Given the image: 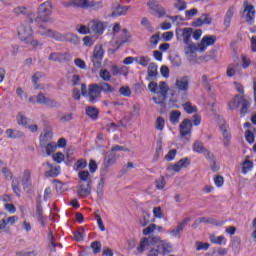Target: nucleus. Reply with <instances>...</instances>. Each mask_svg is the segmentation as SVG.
<instances>
[{
	"label": "nucleus",
	"mask_w": 256,
	"mask_h": 256,
	"mask_svg": "<svg viewBox=\"0 0 256 256\" xmlns=\"http://www.w3.org/2000/svg\"><path fill=\"white\" fill-rule=\"evenodd\" d=\"M149 219H151V214H149L148 212L143 211L142 219H140V225L142 227H147V224L150 223Z\"/></svg>",
	"instance_id": "obj_38"
},
{
	"label": "nucleus",
	"mask_w": 256,
	"mask_h": 256,
	"mask_svg": "<svg viewBox=\"0 0 256 256\" xmlns=\"http://www.w3.org/2000/svg\"><path fill=\"white\" fill-rule=\"evenodd\" d=\"M89 171L83 170L78 173V177L80 181H88L89 180Z\"/></svg>",
	"instance_id": "obj_61"
},
{
	"label": "nucleus",
	"mask_w": 256,
	"mask_h": 256,
	"mask_svg": "<svg viewBox=\"0 0 256 256\" xmlns=\"http://www.w3.org/2000/svg\"><path fill=\"white\" fill-rule=\"evenodd\" d=\"M13 13L17 16L19 15H27V7L25 6H18L13 9Z\"/></svg>",
	"instance_id": "obj_48"
},
{
	"label": "nucleus",
	"mask_w": 256,
	"mask_h": 256,
	"mask_svg": "<svg viewBox=\"0 0 256 256\" xmlns=\"http://www.w3.org/2000/svg\"><path fill=\"white\" fill-rule=\"evenodd\" d=\"M151 81L148 84V89L151 93H158L159 92V84H157V82H155V80H148Z\"/></svg>",
	"instance_id": "obj_45"
},
{
	"label": "nucleus",
	"mask_w": 256,
	"mask_h": 256,
	"mask_svg": "<svg viewBox=\"0 0 256 256\" xmlns=\"http://www.w3.org/2000/svg\"><path fill=\"white\" fill-rule=\"evenodd\" d=\"M103 55H105V51L103 50V45H96L93 51V55L91 57V61L96 69H101Z\"/></svg>",
	"instance_id": "obj_10"
},
{
	"label": "nucleus",
	"mask_w": 256,
	"mask_h": 256,
	"mask_svg": "<svg viewBox=\"0 0 256 256\" xmlns=\"http://www.w3.org/2000/svg\"><path fill=\"white\" fill-rule=\"evenodd\" d=\"M141 25H143V27H145V29H147V31H149V33H153L155 31V28H153V26H151L149 19H147L146 17L142 18Z\"/></svg>",
	"instance_id": "obj_40"
},
{
	"label": "nucleus",
	"mask_w": 256,
	"mask_h": 256,
	"mask_svg": "<svg viewBox=\"0 0 256 256\" xmlns=\"http://www.w3.org/2000/svg\"><path fill=\"white\" fill-rule=\"evenodd\" d=\"M237 107H241L240 115L245 117L249 111V107H251V102L243 96L236 95L234 99L229 102V109L233 111V109H237Z\"/></svg>",
	"instance_id": "obj_7"
},
{
	"label": "nucleus",
	"mask_w": 256,
	"mask_h": 256,
	"mask_svg": "<svg viewBox=\"0 0 256 256\" xmlns=\"http://www.w3.org/2000/svg\"><path fill=\"white\" fill-rule=\"evenodd\" d=\"M74 167L76 168V169H85V167H87V160H85V159H80V160H78L76 163H75V165H74Z\"/></svg>",
	"instance_id": "obj_57"
},
{
	"label": "nucleus",
	"mask_w": 256,
	"mask_h": 256,
	"mask_svg": "<svg viewBox=\"0 0 256 256\" xmlns=\"http://www.w3.org/2000/svg\"><path fill=\"white\" fill-rule=\"evenodd\" d=\"M52 9H53V4L51 3V1H46L42 3L38 7V15L34 19L35 23H38V25L39 23H49Z\"/></svg>",
	"instance_id": "obj_6"
},
{
	"label": "nucleus",
	"mask_w": 256,
	"mask_h": 256,
	"mask_svg": "<svg viewBox=\"0 0 256 256\" xmlns=\"http://www.w3.org/2000/svg\"><path fill=\"white\" fill-rule=\"evenodd\" d=\"M245 139L248 143H255V134H253V132H251V130H247L245 132Z\"/></svg>",
	"instance_id": "obj_54"
},
{
	"label": "nucleus",
	"mask_w": 256,
	"mask_h": 256,
	"mask_svg": "<svg viewBox=\"0 0 256 256\" xmlns=\"http://www.w3.org/2000/svg\"><path fill=\"white\" fill-rule=\"evenodd\" d=\"M155 229H157V225L156 224H150L148 227H146L143 230V235H151V233H153V231H155Z\"/></svg>",
	"instance_id": "obj_60"
},
{
	"label": "nucleus",
	"mask_w": 256,
	"mask_h": 256,
	"mask_svg": "<svg viewBox=\"0 0 256 256\" xmlns=\"http://www.w3.org/2000/svg\"><path fill=\"white\" fill-rule=\"evenodd\" d=\"M119 151L129 152L130 150L125 146H119V145L113 146L111 148V151L107 152L104 157L103 168H102L104 175L105 173H107V170L109 169V167H111L112 165H115V162L117 161V159L121 157V154L119 153Z\"/></svg>",
	"instance_id": "obj_5"
},
{
	"label": "nucleus",
	"mask_w": 256,
	"mask_h": 256,
	"mask_svg": "<svg viewBox=\"0 0 256 256\" xmlns=\"http://www.w3.org/2000/svg\"><path fill=\"white\" fill-rule=\"evenodd\" d=\"M113 93L115 89L107 82H101L99 84H91L88 90L89 103L95 104L101 100V92Z\"/></svg>",
	"instance_id": "obj_4"
},
{
	"label": "nucleus",
	"mask_w": 256,
	"mask_h": 256,
	"mask_svg": "<svg viewBox=\"0 0 256 256\" xmlns=\"http://www.w3.org/2000/svg\"><path fill=\"white\" fill-rule=\"evenodd\" d=\"M193 35V28H177L176 39L177 41H183L186 45L184 51L186 55H193L196 51H199V47L191 42V36Z\"/></svg>",
	"instance_id": "obj_3"
},
{
	"label": "nucleus",
	"mask_w": 256,
	"mask_h": 256,
	"mask_svg": "<svg viewBox=\"0 0 256 256\" xmlns=\"http://www.w3.org/2000/svg\"><path fill=\"white\" fill-rule=\"evenodd\" d=\"M36 103H38V105H48V107H61V104L59 102L51 98L45 97V94H43V92H39L36 96Z\"/></svg>",
	"instance_id": "obj_14"
},
{
	"label": "nucleus",
	"mask_w": 256,
	"mask_h": 256,
	"mask_svg": "<svg viewBox=\"0 0 256 256\" xmlns=\"http://www.w3.org/2000/svg\"><path fill=\"white\" fill-rule=\"evenodd\" d=\"M33 17H35L33 13L28 14L27 19L18 27L17 31L20 41L25 45H31L35 49L36 47H42L43 43L33 39V28L30 25V23H33Z\"/></svg>",
	"instance_id": "obj_2"
},
{
	"label": "nucleus",
	"mask_w": 256,
	"mask_h": 256,
	"mask_svg": "<svg viewBox=\"0 0 256 256\" xmlns=\"http://www.w3.org/2000/svg\"><path fill=\"white\" fill-rule=\"evenodd\" d=\"M52 157L56 163H63V161H65V155L62 152H57L56 154H53Z\"/></svg>",
	"instance_id": "obj_55"
},
{
	"label": "nucleus",
	"mask_w": 256,
	"mask_h": 256,
	"mask_svg": "<svg viewBox=\"0 0 256 256\" xmlns=\"http://www.w3.org/2000/svg\"><path fill=\"white\" fill-rule=\"evenodd\" d=\"M129 11V6H123L121 4H118L116 8L111 13V17H121V15H127V12Z\"/></svg>",
	"instance_id": "obj_21"
},
{
	"label": "nucleus",
	"mask_w": 256,
	"mask_h": 256,
	"mask_svg": "<svg viewBox=\"0 0 256 256\" xmlns=\"http://www.w3.org/2000/svg\"><path fill=\"white\" fill-rule=\"evenodd\" d=\"M189 165H191V160H189V158H182L172 165V170L175 171V173H179L181 169H185L189 167Z\"/></svg>",
	"instance_id": "obj_19"
},
{
	"label": "nucleus",
	"mask_w": 256,
	"mask_h": 256,
	"mask_svg": "<svg viewBox=\"0 0 256 256\" xmlns=\"http://www.w3.org/2000/svg\"><path fill=\"white\" fill-rule=\"evenodd\" d=\"M90 33H95V35H103L105 31V24L99 20H93L89 22Z\"/></svg>",
	"instance_id": "obj_16"
},
{
	"label": "nucleus",
	"mask_w": 256,
	"mask_h": 256,
	"mask_svg": "<svg viewBox=\"0 0 256 256\" xmlns=\"http://www.w3.org/2000/svg\"><path fill=\"white\" fill-rule=\"evenodd\" d=\"M41 77H43V74H41V72H36L33 76H32V83L34 85V89H39V80L41 79Z\"/></svg>",
	"instance_id": "obj_44"
},
{
	"label": "nucleus",
	"mask_w": 256,
	"mask_h": 256,
	"mask_svg": "<svg viewBox=\"0 0 256 256\" xmlns=\"http://www.w3.org/2000/svg\"><path fill=\"white\" fill-rule=\"evenodd\" d=\"M65 41H68L69 43L77 44V41H79V38L77 37V35L68 34V35H66Z\"/></svg>",
	"instance_id": "obj_64"
},
{
	"label": "nucleus",
	"mask_w": 256,
	"mask_h": 256,
	"mask_svg": "<svg viewBox=\"0 0 256 256\" xmlns=\"http://www.w3.org/2000/svg\"><path fill=\"white\" fill-rule=\"evenodd\" d=\"M244 11L243 14L245 15V21L248 25H253L255 23V6L249 4L246 0L243 3Z\"/></svg>",
	"instance_id": "obj_11"
},
{
	"label": "nucleus",
	"mask_w": 256,
	"mask_h": 256,
	"mask_svg": "<svg viewBox=\"0 0 256 256\" xmlns=\"http://www.w3.org/2000/svg\"><path fill=\"white\" fill-rule=\"evenodd\" d=\"M85 2V6H82V9H101L103 7V2H95L89 0H83Z\"/></svg>",
	"instance_id": "obj_29"
},
{
	"label": "nucleus",
	"mask_w": 256,
	"mask_h": 256,
	"mask_svg": "<svg viewBox=\"0 0 256 256\" xmlns=\"http://www.w3.org/2000/svg\"><path fill=\"white\" fill-rule=\"evenodd\" d=\"M86 115L90 117V119H93V121H97L99 119V109L93 106H87Z\"/></svg>",
	"instance_id": "obj_25"
},
{
	"label": "nucleus",
	"mask_w": 256,
	"mask_h": 256,
	"mask_svg": "<svg viewBox=\"0 0 256 256\" xmlns=\"http://www.w3.org/2000/svg\"><path fill=\"white\" fill-rule=\"evenodd\" d=\"M136 63H138V65H142V67H147V65H149V61H151V58L149 57H137L135 58Z\"/></svg>",
	"instance_id": "obj_41"
},
{
	"label": "nucleus",
	"mask_w": 256,
	"mask_h": 256,
	"mask_svg": "<svg viewBox=\"0 0 256 256\" xmlns=\"http://www.w3.org/2000/svg\"><path fill=\"white\" fill-rule=\"evenodd\" d=\"M40 35H45L46 37H50L51 39H55L56 41H66V36L61 34L60 32L54 31L53 29H47L43 32H40Z\"/></svg>",
	"instance_id": "obj_17"
},
{
	"label": "nucleus",
	"mask_w": 256,
	"mask_h": 256,
	"mask_svg": "<svg viewBox=\"0 0 256 256\" xmlns=\"http://www.w3.org/2000/svg\"><path fill=\"white\" fill-rule=\"evenodd\" d=\"M85 237V229L80 228L76 232H74L75 241H83Z\"/></svg>",
	"instance_id": "obj_43"
},
{
	"label": "nucleus",
	"mask_w": 256,
	"mask_h": 256,
	"mask_svg": "<svg viewBox=\"0 0 256 256\" xmlns=\"http://www.w3.org/2000/svg\"><path fill=\"white\" fill-rule=\"evenodd\" d=\"M206 150L205 146H203V142L196 141L193 145V151H195V153H205Z\"/></svg>",
	"instance_id": "obj_39"
},
{
	"label": "nucleus",
	"mask_w": 256,
	"mask_h": 256,
	"mask_svg": "<svg viewBox=\"0 0 256 256\" xmlns=\"http://www.w3.org/2000/svg\"><path fill=\"white\" fill-rule=\"evenodd\" d=\"M100 79H102V81H111V73L108 72L107 69H102L100 71Z\"/></svg>",
	"instance_id": "obj_49"
},
{
	"label": "nucleus",
	"mask_w": 256,
	"mask_h": 256,
	"mask_svg": "<svg viewBox=\"0 0 256 256\" xmlns=\"http://www.w3.org/2000/svg\"><path fill=\"white\" fill-rule=\"evenodd\" d=\"M18 125H23L24 127H27V123L29 119L27 117L23 116V114H19L17 117Z\"/></svg>",
	"instance_id": "obj_59"
},
{
	"label": "nucleus",
	"mask_w": 256,
	"mask_h": 256,
	"mask_svg": "<svg viewBox=\"0 0 256 256\" xmlns=\"http://www.w3.org/2000/svg\"><path fill=\"white\" fill-rule=\"evenodd\" d=\"M214 183H215L216 187H223V183H225V179L223 178V176L217 175L214 178Z\"/></svg>",
	"instance_id": "obj_63"
},
{
	"label": "nucleus",
	"mask_w": 256,
	"mask_h": 256,
	"mask_svg": "<svg viewBox=\"0 0 256 256\" xmlns=\"http://www.w3.org/2000/svg\"><path fill=\"white\" fill-rule=\"evenodd\" d=\"M209 243L196 242L197 251H207L209 249Z\"/></svg>",
	"instance_id": "obj_56"
},
{
	"label": "nucleus",
	"mask_w": 256,
	"mask_h": 256,
	"mask_svg": "<svg viewBox=\"0 0 256 256\" xmlns=\"http://www.w3.org/2000/svg\"><path fill=\"white\" fill-rule=\"evenodd\" d=\"M24 135L25 134L19 130L11 128L6 130V136L8 139H21V137H24Z\"/></svg>",
	"instance_id": "obj_24"
},
{
	"label": "nucleus",
	"mask_w": 256,
	"mask_h": 256,
	"mask_svg": "<svg viewBox=\"0 0 256 256\" xmlns=\"http://www.w3.org/2000/svg\"><path fill=\"white\" fill-rule=\"evenodd\" d=\"M97 213H99V210H97L94 213V217L97 221L98 227H99L100 231H105V225L103 224V219H101V216Z\"/></svg>",
	"instance_id": "obj_47"
},
{
	"label": "nucleus",
	"mask_w": 256,
	"mask_h": 256,
	"mask_svg": "<svg viewBox=\"0 0 256 256\" xmlns=\"http://www.w3.org/2000/svg\"><path fill=\"white\" fill-rule=\"evenodd\" d=\"M232 249L239 253V249H241V238L239 237H234L232 241Z\"/></svg>",
	"instance_id": "obj_42"
},
{
	"label": "nucleus",
	"mask_w": 256,
	"mask_h": 256,
	"mask_svg": "<svg viewBox=\"0 0 256 256\" xmlns=\"http://www.w3.org/2000/svg\"><path fill=\"white\" fill-rule=\"evenodd\" d=\"M189 81H191L189 76H183L176 79L175 89H177L178 94H181L182 101H185V99H187V92L189 91Z\"/></svg>",
	"instance_id": "obj_8"
},
{
	"label": "nucleus",
	"mask_w": 256,
	"mask_h": 256,
	"mask_svg": "<svg viewBox=\"0 0 256 256\" xmlns=\"http://www.w3.org/2000/svg\"><path fill=\"white\" fill-rule=\"evenodd\" d=\"M138 253L149 251L147 256H159L165 253H171L173 247L170 243L161 240L158 236L144 237L140 240V245L137 247Z\"/></svg>",
	"instance_id": "obj_1"
},
{
	"label": "nucleus",
	"mask_w": 256,
	"mask_h": 256,
	"mask_svg": "<svg viewBox=\"0 0 256 256\" xmlns=\"http://www.w3.org/2000/svg\"><path fill=\"white\" fill-rule=\"evenodd\" d=\"M231 19H233V8H229L224 16V25L226 29L231 27Z\"/></svg>",
	"instance_id": "obj_31"
},
{
	"label": "nucleus",
	"mask_w": 256,
	"mask_h": 256,
	"mask_svg": "<svg viewBox=\"0 0 256 256\" xmlns=\"http://www.w3.org/2000/svg\"><path fill=\"white\" fill-rule=\"evenodd\" d=\"M158 75H159V72L157 71V64L155 62L150 63L148 66V75L146 77V80L156 81Z\"/></svg>",
	"instance_id": "obj_18"
},
{
	"label": "nucleus",
	"mask_w": 256,
	"mask_h": 256,
	"mask_svg": "<svg viewBox=\"0 0 256 256\" xmlns=\"http://www.w3.org/2000/svg\"><path fill=\"white\" fill-rule=\"evenodd\" d=\"M78 33H80L81 35H88L89 33H91V28L85 26V25H80L79 28H77Z\"/></svg>",
	"instance_id": "obj_53"
},
{
	"label": "nucleus",
	"mask_w": 256,
	"mask_h": 256,
	"mask_svg": "<svg viewBox=\"0 0 256 256\" xmlns=\"http://www.w3.org/2000/svg\"><path fill=\"white\" fill-rule=\"evenodd\" d=\"M193 128V122L189 118L184 119L179 125V131L181 137H187L191 135V129Z\"/></svg>",
	"instance_id": "obj_15"
},
{
	"label": "nucleus",
	"mask_w": 256,
	"mask_h": 256,
	"mask_svg": "<svg viewBox=\"0 0 256 256\" xmlns=\"http://www.w3.org/2000/svg\"><path fill=\"white\" fill-rule=\"evenodd\" d=\"M167 93H169V86L167 82H160L159 83V90L156 92V95L152 98V101L156 103V105H165V101L167 100Z\"/></svg>",
	"instance_id": "obj_9"
},
{
	"label": "nucleus",
	"mask_w": 256,
	"mask_h": 256,
	"mask_svg": "<svg viewBox=\"0 0 256 256\" xmlns=\"http://www.w3.org/2000/svg\"><path fill=\"white\" fill-rule=\"evenodd\" d=\"M91 249H92L94 255H98V253H101V242H99V241L92 242Z\"/></svg>",
	"instance_id": "obj_46"
},
{
	"label": "nucleus",
	"mask_w": 256,
	"mask_h": 256,
	"mask_svg": "<svg viewBox=\"0 0 256 256\" xmlns=\"http://www.w3.org/2000/svg\"><path fill=\"white\" fill-rule=\"evenodd\" d=\"M148 5H150L152 11H155V13H157L160 19L161 17H165V15H167V11L165 10V8L159 6V4L155 2H149Z\"/></svg>",
	"instance_id": "obj_22"
},
{
	"label": "nucleus",
	"mask_w": 256,
	"mask_h": 256,
	"mask_svg": "<svg viewBox=\"0 0 256 256\" xmlns=\"http://www.w3.org/2000/svg\"><path fill=\"white\" fill-rule=\"evenodd\" d=\"M22 185H23L24 191H27V189L31 188V173L28 170L24 171V175L22 178Z\"/></svg>",
	"instance_id": "obj_27"
},
{
	"label": "nucleus",
	"mask_w": 256,
	"mask_h": 256,
	"mask_svg": "<svg viewBox=\"0 0 256 256\" xmlns=\"http://www.w3.org/2000/svg\"><path fill=\"white\" fill-rule=\"evenodd\" d=\"M190 221H191V217L184 218L181 222L178 223V225L176 227L180 231H183V229H185V227H187V225L190 223Z\"/></svg>",
	"instance_id": "obj_52"
},
{
	"label": "nucleus",
	"mask_w": 256,
	"mask_h": 256,
	"mask_svg": "<svg viewBox=\"0 0 256 256\" xmlns=\"http://www.w3.org/2000/svg\"><path fill=\"white\" fill-rule=\"evenodd\" d=\"M217 42V36L215 35H205L201 42L197 44L196 47H198V51L200 53H203L205 51H207V47L211 46V45H215V43Z\"/></svg>",
	"instance_id": "obj_12"
},
{
	"label": "nucleus",
	"mask_w": 256,
	"mask_h": 256,
	"mask_svg": "<svg viewBox=\"0 0 256 256\" xmlns=\"http://www.w3.org/2000/svg\"><path fill=\"white\" fill-rule=\"evenodd\" d=\"M36 215L38 221H42L43 218V206L41 205V200L36 201Z\"/></svg>",
	"instance_id": "obj_36"
},
{
	"label": "nucleus",
	"mask_w": 256,
	"mask_h": 256,
	"mask_svg": "<svg viewBox=\"0 0 256 256\" xmlns=\"http://www.w3.org/2000/svg\"><path fill=\"white\" fill-rule=\"evenodd\" d=\"M177 155V150L176 149H171L165 156L166 161H173Z\"/></svg>",
	"instance_id": "obj_58"
},
{
	"label": "nucleus",
	"mask_w": 256,
	"mask_h": 256,
	"mask_svg": "<svg viewBox=\"0 0 256 256\" xmlns=\"http://www.w3.org/2000/svg\"><path fill=\"white\" fill-rule=\"evenodd\" d=\"M74 63L76 67H79V69H87V64H85V62L81 58H76L74 60Z\"/></svg>",
	"instance_id": "obj_62"
},
{
	"label": "nucleus",
	"mask_w": 256,
	"mask_h": 256,
	"mask_svg": "<svg viewBox=\"0 0 256 256\" xmlns=\"http://www.w3.org/2000/svg\"><path fill=\"white\" fill-rule=\"evenodd\" d=\"M91 183L92 181H88L87 184H80L77 193L80 197H89L91 195Z\"/></svg>",
	"instance_id": "obj_20"
},
{
	"label": "nucleus",
	"mask_w": 256,
	"mask_h": 256,
	"mask_svg": "<svg viewBox=\"0 0 256 256\" xmlns=\"http://www.w3.org/2000/svg\"><path fill=\"white\" fill-rule=\"evenodd\" d=\"M48 61H54V63H68V61H71V54L52 52L48 57Z\"/></svg>",
	"instance_id": "obj_13"
},
{
	"label": "nucleus",
	"mask_w": 256,
	"mask_h": 256,
	"mask_svg": "<svg viewBox=\"0 0 256 256\" xmlns=\"http://www.w3.org/2000/svg\"><path fill=\"white\" fill-rule=\"evenodd\" d=\"M105 187V178H101L97 188H96V193L98 195L99 199H103V188Z\"/></svg>",
	"instance_id": "obj_34"
},
{
	"label": "nucleus",
	"mask_w": 256,
	"mask_h": 256,
	"mask_svg": "<svg viewBox=\"0 0 256 256\" xmlns=\"http://www.w3.org/2000/svg\"><path fill=\"white\" fill-rule=\"evenodd\" d=\"M53 137V132L46 130L43 134L40 135V147H46L49 139Z\"/></svg>",
	"instance_id": "obj_28"
},
{
	"label": "nucleus",
	"mask_w": 256,
	"mask_h": 256,
	"mask_svg": "<svg viewBox=\"0 0 256 256\" xmlns=\"http://www.w3.org/2000/svg\"><path fill=\"white\" fill-rule=\"evenodd\" d=\"M183 109L184 111H186V113H188L189 115H191V113H197V107L191 105V102H186L183 104Z\"/></svg>",
	"instance_id": "obj_37"
},
{
	"label": "nucleus",
	"mask_w": 256,
	"mask_h": 256,
	"mask_svg": "<svg viewBox=\"0 0 256 256\" xmlns=\"http://www.w3.org/2000/svg\"><path fill=\"white\" fill-rule=\"evenodd\" d=\"M253 169V161H250L249 159H245L244 162L242 163V173L244 175H247L249 171Z\"/></svg>",
	"instance_id": "obj_32"
},
{
	"label": "nucleus",
	"mask_w": 256,
	"mask_h": 256,
	"mask_svg": "<svg viewBox=\"0 0 256 256\" xmlns=\"http://www.w3.org/2000/svg\"><path fill=\"white\" fill-rule=\"evenodd\" d=\"M84 6L85 1L83 0H72L64 3V7H80L81 9H83Z\"/></svg>",
	"instance_id": "obj_33"
},
{
	"label": "nucleus",
	"mask_w": 256,
	"mask_h": 256,
	"mask_svg": "<svg viewBox=\"0 0 256 256\" xmlns=\"http://www.w3.org/2000/svg\"><path fill=\"white\" fill-rule=\"evenodd\" d=\"M164 128H165V119L160 116L156 119V129L158 131H163Z\"/></svg>",
	"instance_id": "obj_51"
},
{
	"label": "nucleus",
	"mask_w": 256,
	"mask_h": 256,
	"mask_svg": "<svg viewBox=\"0 0 256 256\" xmlns=\"http://www.w3.org/2000/svg\"><path fill=\"white\" fill-rule=\"evenodd\" d=\"M220 131H222L223 139H224V147H229V141H231V133L227 131V126L222 124L220 126Z\"/></svg>",
	"instance_id": "obj_26"
},
{
	"label": "nucleus",
	"mask_w": 256,
	"mask_h": 256,
	"mask_svg": "<svg viewBox=\"0 0 256 256\" xmlns=\"http://www.w3.org/2000/svg\"><path fill=\"white\" fill-rule=\"evenodd\" d=\"M181 119V112L179 110H173L170 112V122L172 125H177Z\"/></svg>",
	"instance_id": "obj_30"
},
{
	"label": "nucleus",
	"mask_w": 256,
	"mask_h": 256,
	"mask_svg": "<svg viewBox=\"0 0 256 256\" xmlns=\"http://www.w3.org/2000/svg\"><path fill=\"white\" fill-rule=\"evenodd\" d=\"M40 147L42 148L44 147L46 149L47 155H51L55 153V151H57V144L55 142L46 143V146H40Z\"/></svg>",
	"instance_id": "obj_35"
},
{
	"label": "nucleus",
	"mask_w": 256,
	"mask_h": 256,
	"mask_svg": "<svg viewBox=\"0 0 256 256\" xmlns=\"http://www.w3.org/2000/svg\"><path fill=\"white\" fill-rule=\"evenodd\" d=\"M47 167L50 168V170L45 172V177H57L61 173V167H53V164L47 162L46 163Z\"/></svg>",
	"instance_id": "obj_23"
},
{
	"label": "nucleus",
	"mask_w": 256,
	"mask_h": 256,
	"mask_svg": "<svg viewBox=\"0 0 256 256\" xmlns=\"http://www.w3.org/2000/svg\"><path fill=\"white\" fill-rule=\"evenodd\" d=\"M120 95H123V97H131V88L129 86H122L119 89Z\"/></svg>",
	"instance_id": "obj_50"
}]
</instances>
